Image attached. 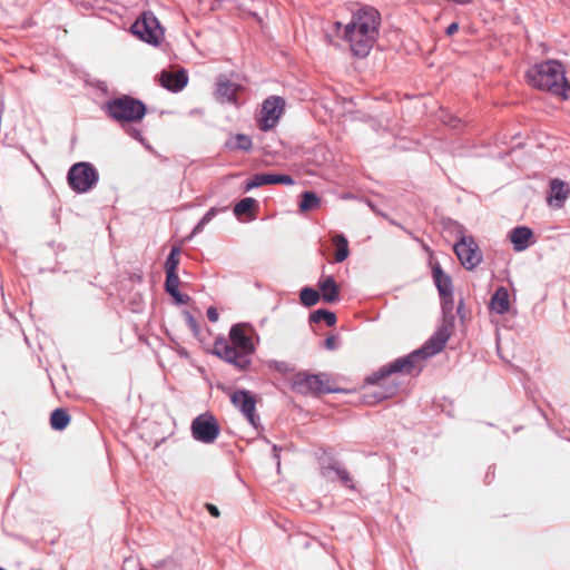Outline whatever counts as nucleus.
I'll use <instances>...</instances> for the list:
<instances>
[{"mask_svg": "<svg viewBox=\"0 0 570 570\" xmlns=\"http://www.w3.org/2000/svg\"><path fill=\"white\" fill-rule=\"evenodd\" d=\"M449 337V330L446 327L440 328L420 348L383 365L366 381L371 384H380L383 379L395 373L407 375L420 373L422 362L443 351Z\"/></svg>", "mask_w": 570, "mask_h": 570, "instance_id": "1", "label": "nucleus"}, {"mask_svg": "<svg viewBox=\"0 0 570 570\" xmlns=\"http://www.w3.org/2000/svg\"><path fill=\"white\" fill-rule=\"evenodd\" d=\"M248 328L247 324L233 325L228 334L229 341L224 336L215 338L213 354L239 371L247 370L252 363L250 356L255 352V345L247 334Z\"/></svg>", "mask_w": 570, "mask_h": 570, "instance_id": "2", "label": "nucleus"}, {"mask_svg": "<svg viewBox=\"0 0 570 570\" xmlns=\"http://www.w3.org/2000/svg\"><path fill=\"white\" fill-rule=\"evenodd\" d=\"M527 78L532 87L554 95H563L567 85L564 68L556 60L537 63L528 71Z\"/></svg>", "mask_w": 570, "mask_h": 570, "instance_id": "3", "label": "nucleus"}, {"mask_svg": "<svg viewBox=\"0 0 570 570\" xmlns=\"http://www.w3.org/2000/svg\"><path fill=\"white\" fill-rule=\"evenodd\" d=\"M145 115L146 105L139 99L124 95L114 100H109V116L120 122L122 126L125 124H134L140 121ZM126 131L134 139L144 142V137L140 129L128 125Z\"/></svg>", "mask_w": 570, "mask_h": 570, "instance_id": "4", "label": "nucleus"}, {"mask_svg": "<svg viewBox=\"0 0 570 570\" xmlns=\"http://www.w3.org/2000/svg\"><path fill=\"white\" fill-rule=\"evenodd\" d=\"M130 30L138 39L155 47L158 46L164 38V30L151 11L142 12L131 24Z\"/></svg>", "mask_w": 570, "mask_h": 570, "instance_id": "5", "label": "nucleus"}, {"mask_svg": "<svg viewBox=\"0 0 570 570\" xmlns=\"http://www.w3.org/2000/svg\"><path fill=\"white\" fill-rule=\"evenodd\" d=\"M331 377L326 373L307 374L298 373L295 375L293 387L303 395H317L323 393L336 392L331 385Z\"/></svg>", "mask_w": 570, "mask_h": 570, "instance_id": "6", "label": "nucleus"}, {"mask_svg": "<svg viewBox=\"0 0 570 570\" xmlns=\"http://www.w3.org/2000/svg\"><path fill=\"white\" fill-rule=\"evenodd\" d=\"M98 181V173L88 163H78L68 171V184L77 193H87Z\"/></svg>", "mask_w": 570, "mask_h": 570, "instance_id": "7", "label": "nucleus"}, {"mask_svg": "<svg viewBox=\"0 0 570 570\" xmlns=\"http://www.w3.org/2000/svg\"><path fill=\"white\" fill-rule=\"evenodd\" d=\"M190 430L193 438L205 444L214 443L220 433L217 420L208 413L196 416Z\"/></svg>", "mask_w": 570, "mask_h": 570, "instance_id": "8", "label": "nucleus"}, {"mask_svg": "<svg viewBox=\"0 0 570 570\" xmlns=\"http://www.w3.org/2000/svg\"><path fill=\"white\" fill-rule=\"evenodd\" d=\"M348 24H354L353 29L375 40L379 33L380 13L373 7H365L353 16Z\"/></svg>", "mask_w": 570, "mask_h": 570, "instance_id": "9", "label": "nucleus"}, {"mask_svg": "<svg viewBox=\"0 0 570 570\" xmlns=\"http://www.w3.org/2000/svg\"><path fill=\"white\" fill-rule=\"evenodd\" d=\"M285 101L278 96H271L264 100L258 120L259 129L268 131L273 129L284 111Z\"/></svg>", "mask_w": 570, "mask_h": 570, "instance_id": "10", "label": "nucleus"}, {"mask_svg": "<svg viewBox=\"0 0 570 570\" xmlns=\"http://www.w3.org/2000/svg\"><path fill=\"white\" fill-rule=\"evenodd\" d=\"M232 404L245 416L248 423L257 428L259 416L256 414V399L250 391L236 390L230 394Z\"/></svg>", "mask_w": 570, "mask_h": 570, "instance_id": "11", "label": "nucleus"}, {"mask_svg": "<svg viewBox=\"0 0 570 570\" xmlns=\"http://www.w3.org/2000/svg\"><path fill=\"white\" fill-rule=\"evenodd\" d=\"M454 252L462 266L466 269L475 268L482 261V254L472 237H461L454 245Z\"/></svg>", "mask_w": 570, "mask_h": 570, "instance_id": "12", "label": "nucleus"}, {"mask_svg": "<svg viewBox=\"0 0 570 570\" xmlns=\"http://www.w3.org/2000/svg\"><path fill=\"white\" fill-rule=\"evenodd\" d=\"M353 28L354 24H346L343 38L350 43L354 56L364 58L370 53L375 40Z\"/></svg>", "mask_w": 570, "mask_h": 570, "instance_id": "13", "label": "nucleus"}, {"mask_svg": "<svg viewBox=\"0 0 570 570\" xmlns=\"http://www.w3.org/2000/svg\"><path fill=\"white\" fill-rule=\"evenodd\" d=\"M160 85L171 92L181 91L188 83V75L186 70L178 71L163 70L159 76Z\"/></svg>", "mask_w": 570, "mask_h": 570, "instance_id": "14", "label": "nucleus"}, {"mask_svg": "<svg viewBox=\"0 0 570 570\" xmlns=\"http://www.w3.org/2000/svg\"><path fill=\"white\" fill-rule=\"evenodd\" d=\"M295 181L289 175L284 174H257L250 180L246 183L245 191L257 188L262 185L268 184H283L291 186Z\"/></svg>", "mask_w": 570, "mask_h": 570, "instance_id": "15", "label": "nucleus"}, {"mask_svg": "<svg viewBox=\"0 0 570 570\" xmlns=\"http://www.w3.org/2000/svg\"><path fill=\"white\" fill-rule=\"evenodd\" d=\"M321 473L323 476L333 480L331 476V473H334L336 478L348 489L354 490L355 485L353 482L352 476L350 475L348 471L342 466V464L336 461L332 460L328 462V464H323L321 468Z\"/></svg>", "mask_w": 570, "mask_h": 570, "instance_id": "16", "label": "nucleus"}, {"mask_svg": "<svg viewBox=\"0 0 570 570\" xmlns=\"http://www.w3.org/2000/svg\"><path fill=\"white\" fill-rule=\"evenodd\" d=\"M569 195L570 188L568 185L564 181L554 178L550 181V193L547 197V202L550 206L561 208Z\"/></svg>", "mask_w": 570, "mask_h": 570, "instance_id": "17", "label": "nucleus"}, {"mask_svg": "<svg viewBox=\"0 0 570 570\" xmlns=\"http://www.w3.org/2000/svg\"><path fill=\"white\" fill-rule=\"evenodd\" d=\"M513 249L515 252H523L530 246V240L533 237V232L527 226H519L511 229L509 233Z\"/></svg>", "mask_w": 570, "mask_h": 570, "instance_id": "18", "label": "nucleus"}, {"mask_svg": "<svg viewBox=\"0 0 570 570\" xmlns=\"http://www.w3.org/2000/svg\"><path fill=\"white\" fill-rule=\"evenodd\" d=\"M320 294L326 303H335L340 298V289L333 276H326L318 282Z\"/></svg>", "mask_w": 570, "mask_h": 570, "instance_id": "19", "label": "nucleus"}, {"mask_svg": "<svg viewBox=\"0 0 570 570\" xmlns=\"http://www.w3.org/2000/svg\"><path fill=\"white\" fill-rule=\"evenodd\" d=\"M432 274L440 296H450L453 293L451 277L443 272L439 264L433 267Z\"/></svg>", "mask_w": 570, "mask_h": 570, "instance_id": "20", "label": "nucleus"}, {"mask_svg": "<svg viewBox=\"0 0 570 570\" xmlns=\"http://www.w3.org/2000/svg\"><path fill=\"white\" fill-rule=\"evenodd\" d=\"M238 85L228 79L219 80L216 88V97L220 102L236 104Z\"/></svg>", "mask_w": 570, "mask_h": 570, "instance_id": "21", "label": "nucleus"}, {"mask_svg": "<svg viewBox=\"0 0 570 570\" xmlns=\"http://www.w3.org/2000/svg\"><path fill=\"white\" fill-rule=\"evenodd\" d=\"M490 307L493 312L503 315L508 313L510 307L509 292L505 287L500 286L495 289L491 297Z\"/></svg>", "mask_w": 570, "mask_h": 570, "instance_id": "22", "label": "nucleus"}, {"mask_svg": "<svg viewBox=\"0 0 570 570\" xmlns=\"http://www.w3.org/2000/svg\"><path fill=\"white\" fill-rule=\"evenodd\" d=\"M226 146L230 149L249 151L253 148V141L249 136L237 134L226 142Z\"/></svg>", "mask_w": 570, "mask_h": 570, "instance_id": "23", "label": "nucleus"}, {"mask_svg": "<svg viewBox=\"0 0 570 570\" xmlns=\"http://www.w3.org/2000/svg\"><path fill=\"white\" fill-rule=\"evenodd\" d=\"M333 243L336 246L335 262H344L350 254L347 238L343 234H338L333 238Z\"/></svg>", "mask_w": 570, "mask_h": 570, "instance_id": "24", "label": "nucleus"}, {"mask_svg": "<svg viewBox=\"0 0 570 570\" xmlns=\"http://www.w3.org/2000/svg\"><path fill=\"white\" fill-rule=\"evenodd\" d=\"M70 422L69 414L62 409H56L50 416V424L53 430L61 431Z\"/></svg>", "mask_w": 570, "mask_h": 570, "instance_id": "25", "label": "nucleus"}, {"mask_svg": "<svg viewBox=\"0 0 570 570\" xmlns=\"http://www.w3.org/2000/svg\"><path fill=\"white\" fill-rule=\"evenodd\" d=\"M325 321L328 326H333L336 323V315L327 309H317L309 314L311 323H318Z\"/></svg>", "mask_w": 570, "mask_h": 570, "instance_id": "26", "label": "nucleus"}, {"mask_svg": "<svg viewBox=\"0 0 570 570\" xmlns=\"http://www.w3.org/2000/svg\"><path fill=\"white\" fill-rule=\"evenodd\" d=\"M321 204V199L313 191H304L302 194V200L299 203V209L302 212H306L313 208L318 207Z\"/></svg>", "mask_w": 570, "mask_h": 570, "instance_id": "27", "label": "nucleus"}, {"mask_svg": "<svg viewBox=\"0 0 570 570\" xmlns=\"http://www.w3.org/2000/svg\"><path fill=\"white\" fill-rule=\"evenodd\" d=\"M321 294L312 287H304L299 293V299L303 305L311 307L320 301Z\"/></svg>", "mask_w": 570, "mask_h": 570, "instance_id": "28", "label": "nucleus"}, {"mask_svg": "<svg viewBox=\"0 0 570 570\" xmlns=\"http://www.w3.org/2000/svg\"><path fill=\"white\" fill-rule=\"evenodd\" d=\"M179 247H173L165 262L166 273H177L179 265Z\"/></svg>", "mask_w": 570, "mask_h": 570, "instance_id": "29", "label": "nucleus"}, {"mask_svg": "<svg viewBox=\"0 0 570 570\" xmlns=\"http://www.w3.org/2000/svg\"><path fill=\"white\" fill-rule=\"evenodd\" d=\"M256 204H257L256 199H254L252 197H245V198L240 199L235 205L234 214L236 216H240V215L247 214V213H249L256 206Z\"/></svg>", "mask_w": 570, "mask_h": 570, "instance_id": "30", "label": "nucleus"}, {"mask_svg": "<svg viewBox=\"0 0 570 570\" xmlns=\"http://www.w3.org/2000/svg\"><path fill=\"white\" fill-rule=\"evenodd\" d=\"M441 297V305H442V312L444 315V318H450V324L454 320V316L452 315V311L454 307V299H453V293L450 296H440Z\"/></svg>", "mask_w": 570, "mask_h": 570, "instance_id": "31", "label": "nucleus"}, {"mask_svg": "<svg viewBox=\"0 0 570 570\" xmlns=\"http://www.w3.org/2000/svg\"><path fill=\"white\" fill-rule=\"evenodd\" d=\"M217 215V209L212 207L197 223V225L193 229V235H196L203 230L205 225L213 220V218Z\"/></svg>", "mask_w": 570, "mask_h": 570, "instance_id": "32", "label": "nucleus"}, {"mask_svg": "<svg viewBox=\"0 0 570 570\" xmlns=\"http://www.w3.org/2000/svg\"><path fill=\"white\" fill-rule=\"evenodd\" d=\"M179 286V277L177 273H166L165 289L166 292H175Z\"/></svg>", "mask_w": 570, "mask_h": 570, "instance_id": "33", "label": "nucleus"}, {"mask_svg": "<svg viewBox=\"0 0 570 570\" xmlns=\"http://www.w3.org/2000/svg\"><path fill=\"white\" fill-rule=\"evenodd\" d=\"M268 366L282 374H286L292 371L291 365L284 361H271Z\"/></svg>", "mask_w": 570, "mask_h": 570, "instance_id": "34", "label": "nucleus"}, {"mask_svg": "<svg viewBox=\"0 0 570 570\" xmlns=\"http://www.w3.org/2000/svg\"><path fill=\"white\" fill-rule=\"evenodd\" d=\"M168 294L175 299L177 304H186L189 301L188 295L181 294L179 289L175 292H168Z\"/></svg>", "mask_w": 570, "mask_h": 570, "instance_id": "35", "label": "nucleus"}, {"mask_svg": "<svg viewBox=\"0 0 570 570\" xmlns=\"http://www.w3.org/2000/svg\"><path fill=\"white\" fill-rule=\"evenodd\" d=\"M187 324L188 327L193 331V333L197 336L199 334V325L195 317L191 314H187Z\"/></svg>", "mask_w": 570, "mask_h": 570, "instance_id": "36", "label": "nucleus"}, {"mask_svg": "<svg viewBox=\"0 0 570 570\" xmlns=\"http://www.w3.org/2000/svg\"><path fill=\"white\" fill-rule=\"evenodd\" d=\"M324 347L328 351H334L337 348V341L334 335L327 336L324 341Z\"/></svg>", "mask_w": 570, "mask_h": 570, "instance_id": "37", "label": "nucleus"}, {"mask_svg": "<svg viewBox=\"0 0 570 570\" xmlns=\"http://www.w3.org/2000/svg\"><path fill=\"white\" fill-rule=\"evenodd\" d=\"M174 564H177L176 562H174L173 560H161V561H158L156 564H155V568L157 570H169L173 568Z\"/></svg>", "mask_w": 570, "mask_h": 570, "instance_id": "38", "label": "nucleus"}, {"mask_svg": "<svg viewBox=\"0 0 570 570\" xmlns=\"http://www.w3.org/2000/svg\"><path fill=\"white\" fill-rule=\"evenodd\" d=\"M206 315H207V318L209 320V322H212V323L217 322L218 317H219L217 309L213 306L207 308Z\"/></svg>", "mask_w": 570, "mask_h": 570, "instance_id": "39", "label": "nucleus"}, {"mask_svg": "<svg viewBox=\"0 0 570 570\" xmlns=\"http://www.w3.org/2000/svg\"><path fill=\"white\" fill-rule=\"evenodd\" d=\"M206 508H207L208 512H209L213 517H215V518L219 517V510H218V508H217L216 505H214V504H212V503H207V504H206Z\"/></svg>", "mask_w": 570, "mask_h": 570, "instance_id": "40", "label": "nucleus"}, {"mask_svg": "<svg viewBox=\"0 0 570 570\" xmlns=\"http://www.w3.org/2000/svg\"><path fill=\"white\" fill-rule=\"evenodd\" d=\"M458 30H459V23L458 22H452L451 24H449V27L446 28L445 32H446L448 36H452Z\"/></svg>", "mask_w": 570, "mask_h": 570, "instance_id": "41", "label": "nucleus"}, {"mask_svg": "<svg viewBox=\"0 0 570 570\" xmlns=\"http://www.w3.org/2000/svg\"><path fill=\"white\" fill-rule=\"evenodd\" d=\"M273 452H274V458L277 461V466H279V464H281V462H279V454H278V448L276 445L273 446Z\"/></svg>", "mask_w": 570, "mask_h": 570, "instance_id": "42", "label": "nucleus"}, {"mask_svg": "<svg viewBox=\"0 0 570 570\" xmlns=\"http://www.w3.org/2000/svg\"><path fill=\"white\" fill-rule=\"evenodd\" d=\"M459 122H460V120H459V119H456V118H451V120H450L448 124H449L451 127H454V128H455V127L458 126V124H459Z\"/></svg>", "mask_w": 570, "mask_h": 570, "instance_id": "43", "label": "nucleus"}]
</instances>
